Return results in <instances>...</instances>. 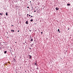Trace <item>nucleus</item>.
Returning <instances> with one entry per match:
<instances>
[{
  "mask_svg": "<svg viewBox=\"0 0 73 73\" xmlns=\"http://www.w3.org/2000/svg\"><path fill=\"white\" fill-rule=\"evenodd\" d=\"M59 9L58 7H56V11H57V10H58Z\"/></svg>",
  "mask_w": 73,
  "mask_h": 73,
  "instance_id": "nucleus-1",
  "label": "nucleus"
},
{
  "mask_svg": "<svg viewBox=\"0 0 73 73\" xmlns=\"http://www.w3.org/2000/svg\"><path fill=\"white\" fill-rule=\"evenodd\" d=\"M67 5L68 6H69V5H70V4H67Z\"/></svg>",
  "mask_w": 73,
  "mask_h": 73,
  "instance_id": "nucleus-2",
  "label": "nucleus"
},
{
  "mask_svg": "<svg viewBox=\"0 0 73 73\" xmlns=\"http://www.w3.org/2000/svg\"><path fill=\"white\" fill-rule=\"evenodd\" d=\"M58 32H59V33H60V29H58Z\"/></svg>",
  "mask_w": 73,
  "mask_h": 73,
  "instance_id": "nucleus-3",
  "label": "nucleus"
},
{
  "mask_svg": "<svg viewBox=\"0 0 73 73\" xmlns=\"http://www.w3.org/2000/svg\"><path fill=\"white\" fill-rule=\"evenodd\" d=\"M6 15L8 16V12L6 13Z\"/></svg>",
  "mask_w": 73,
  "mask_h": 73,
  "instance_id": "nucleus-4",
  "label": "nucleus"
},
{
  "mask_svg": "<svg viewBox=\"0 0 73 73\" xmlns=\"http://www.w3.org/2000/svg\"><path fill=\"white\" fill-rule=\"evenodd\" d=\"M28 21H27L26 22H25L26 24H28Z\"/></svg>",
  "mask_w": 73,
  "mask_h": 73,
  "instance_id": "nucleus-5",
  "label": "nucleus"
},
{
  "mask_svg": "<svg viewBox=\"0 0 73 73\" xmlns=\"http://www.w3.org/2000/svg\"><path fill=\"white\" fill-rule=\"evenodd\" d=\"M34 65H37V63H36V62H35Z\"/></svg>",
  "mask_w": 73,
  "mask_h": 73,
  "instance_id": "nucleus-6",
  "label": "nucleus"
},
{
  "mask_svg": "<svg viewBox=\"0 0 73 73\" xmlns=\"http://www.w3.org/2000/svg\"><path fill=\"white\" fill-rule=\"evenodd\" d=\"M31 41H33V39L32 38L31 39Z\"/></svg>",
  "mask_w": 73,
  "mask_h": 73,
  "instance_id": "nucleus-7",
  "label": "nucleus"
},
{
  "mask_svg": "<svg viewBox=\"0 0 73 73\" xmlns=\"http://www.w3.org/2000/svg\"><path fill=\"white\" fill-rule=\"evenodd\" d=\"M4 53L5 54V53H7V51H4Z\"/></svg>",
  "mask_w": 73,
  "mask_h": 73,
  "instance_id": "nucleus-8",
  "label": "nucleus"
},
{
  "mask_svg": "<svg viewBox=\"0 0 73 73\" xmlns=\"http://www.w3.org/2000/svg\"><path fill=\"white\" fill-rule=\"evenodd\" d=\"M3 13H0V15H1V16H3Z\"/></svg>",
  "mask_w": 73,
  "mask_h": 73,
  "instance_id": "nucleus-9",
  "label": "nucleus"
},
{
  "mask_svg": "<svg viewBox=\"0 0 73 73\" xmlns=\"http://www.w3.org/2000/svg\"><path fill=\"white\" fill-rule=\"evenodd\" d=\"M31 22H32V21H33V20H31Z\"/></svg>",
  "mask_w": 73,
  "mask_h": 73,
  "instance_id": "nucleus-10",
  "label": "nucleus"
},
{
  "mask_svg": "<svg viewBox=\"0 0 73 73\" xmlns=\"http://www.w3.org/2000/svg\"><path fill=\"white\" fill-rule=\"evenodd\" d=\"M13 30H11V31H12V32H13Z\"/></svg>",
  "mask_w": 73,
  "mask_h": 73,
  "instance_id": "nucleus-11",
  "label": "nucleus"
},
{
  "mask_svg": "<svg viewBox=\"0 0 73 73\" xmlns=\"http://www.w3.org/2000/svg\"><path fill=\"white\" fill-rule=\"evenodd\" d=\"M20 32V31L19 30L18 31V32Z\"/></svg>",
  "mask_w": 73,
  "mask_h": 73,
  "instance_id": "nucleus-12",
  "label": "nucleus"
},
{
  "mask_svg": "<svg viewBox=\"0 0 73 73\" xmlns=\"http://www.w3.org/2000/svg\"><path fill=\"white\" fill-rule=\"evenodd\" d=\"M36 12V11H34V12Z\"/></svg>",
  "mask_w": 73,
  "mask_h": 73,
  "instance_id": "nucleus-13",
  "label": "nucleus"
},
{
  "mask_svg": "<svg viewBox=\"0 0 73 73\" xmlns=\"http://www.w3.org/2000/svg\"><path fill=\"white\" fill-rule=\"evenodd\" d=\"M31 17H33V16H31Z\"/></svg>",
  "mask_w": 73,
  "mask_h": 73,
  "instance_id": "nucleus-14",
  "label": "nucleus"
},
{
  "mask_svg": "<svg viewBox=\"0 0 73 73\" xmlns=\"http://www.w3.org/2000/svg\"><path fill=\"white\" fill-rule=\"evenodd\" d=\"M41 35H42V32H41Z\"/></svg>",
  "mask_w": 73,
  "mask_h": 73,
  "instance_id": "nucleus-15",
  "label": "nucleus"
},
{
  "mask_svg": "<svg viewBox=\"0 0 73 73\" xmlns=\"http://www.w3.org/2000/svg\"><path fill=\"white\" fill-rule=\"evenodd\" d=\"M15 59L14 58V61H15Z\"/></svg>",
  "mask_w": 73,
  "mask_h": 73,
  "instance_id": "nucleus-16",
  "label": "nucleus"
},
{
  "mask_svg": "<svg viewBox=\"0 0 73 73\" xmlns=\"http://www.w3.org/2000/svg\"><path fill=\"white\" fill-rule=\"evenodd\" d=\"M27 8H29V7H27Z\"/></svg>",
  "mask_w": 73,
  "mask_h": 73,
  "instance_id": "nucleus-17",
  "label": "nucleus"
},
{
  "mask_svg": "<svg viewBox=\"0 0 73 73\" xmlns=\"http://www.w3.org/2000/svg\"><path fill=\"white\" fill-rule=\"evenodd\" d=\"M13 32H15V31L14 30H13Z\"/></svg>",
  "mask_w": 73,
  "mask_h": 73,
  "instance_id": "nucleus-18",
  "label": "nucleus"
},
{
  "mask_svg": "<svg viewBox=\"0 0 73 73\" xmlns=\"http://www.w3.org/2000/svg\"><path fill=\"white\" fill-rule=\"evenodd\" d=\"M29 58H30V59L31 58V57H29Z\"/></svg>",
  "mask_w": 73,
  "mask_h": 73,
  "instance_id": "nucleus-19",
  "label": "nucleus"
},
{
  "mask_svg": "<svg viewBox=\"0 0 73 73\" xmlns=\"http://www.w3.org/2000/svg\"><path fill=\"white\" fill-rule=\"evenodd\" d=\"M29 57H31V55H29Z\"/></svg>",
  "mask_w": 73,
  "mask_h": 73,
  "instance_id": "nucleus-20",
  "label": "nucleus"
},
{
  "mask_svg": "<svg viewBox=\"0 0 73 73\" xmlns=\"http://www.w3.org/2000/svg\"><path fill=\"white\" fill-rule=\"evenodd\" d=\"M29 16H31V15H29Z\"/></svg>",
  "mask_w": 73,
  "mask_h": 73,
  "instance_id": "nucleus-21",
  "label": "nucleus"
},
{
  "mask_svg": "<svg viewBox=\"0 0 73 73\" xmlns=\"http://www.w3.org/2000/svg\"><path fill=\"white\" fill-rule=\"evenodd\" d=\"M69 28H68V30H69Z\"/></svg>",
  "mask_w": 73,
  "mask_h": 73,
  "instance_id": "nucleus-22",
  "label": "nucleus"
},
{
  "mask_svg": "<svg viewBox=\"0 0 73 73\" xmlns=\"http://www.w3.org/2000/svg\"><path fill=\"white\" fill-rule=\"evenodd\" d=\"M27 15V16H28V15H29V14H28Z\"/></svg>",
  "mask_w": 73,
  "mask_h": 73,
  "instance_id": "nucleus-23",
  "label": "nucleus"
},
{
  "mask_svg": "<svg viewBox=\"0 0 73 73\" xmlns=\"http://www.w3.org/2000/svg\"><path fill=\"white\" fill-rule=\"evenodd\" d=\"M30 3H31V1H30Z\"/></svg>",
  "mask_w": 73,
  "mask_h": 73,
  "instance_id": "nucleus-24",
  "label": "nucleus"
},
{
  "mask_svg": "<svg viewBox=\"0 0 73 73\" xmlns=\"http://www.w3.org/2000/svg\"><path fill=\"white\" fill-rule=\"evenodd\" d=\"M11 26H13V25H12Z\"/></svg>",
  "mask_w": 73,
  "mask_h": 73,
  "instance_id": "nucleus-25",
  "label": "nucleus"
},
{
  "mask_svg": "<svg viewBox=\"0 0 73 73\" xmlns=\"http://www.w3.org/2000/svg\"><path fill=\"white\" fill-rule=\"evenodd\" d=\"M15 43H17V42H15Z\"/></svg>",
  "mask_w": 73,
  "mask_h": 73,
  "instance_id": "nucleus-26",
  "label": "nucleus"
},
{
  "mask_svg": "<svg viewBox=\"0 0 73 73\" xmlns=\"http://www.w3.org/2000/svg\"><path fill=\"white\" fill-rule=\"evenodd\" d=\"M35 24H36V23H35Z\"/></svg>",
  "mask_w": 73,
  "mask_h": 73,
  "instance_id": "nucleus-27",
  "label": "nucleus"
},
{
  "mask_svg": "<svg viewBox=\"0 0 73 73\" xmlns=\"http://www.w3.org/2000/svg\"><path fill=\"white\" fill-rule=\"evenodd\" d=\"M36 65V66H37V65Z\"/></svg>",
  "mask_w": 73,
  "mask_h": 73,
  "instance_id": "nucleus-28",
  "label": "nucleus"
},
{
  "mask_svg": "<svg viewBox=\"0 0 73 73\" xmlns=\"http://www.w3.org/2000/svg\"><path fill=\"white\" fill-rule=\"evenodd\" d=\"M32 8H33V7H32Z\"/></svg>",
  "mask_w": 73,
  "mask_h": 73,
  "instance_id": "nucleus-29",
  "label": "nucleus"
},
{
  "mask_svg": "<svg viewBox=\"0 0 73 73\" xmlns=\"http://www.w3.org/2000/svg\"><path fill=\"white\" fill-rule=\"evenodd\" d=\"M30 31H31V30H30Z\"/></svg>",
  "mask_w": 73,
  "mask_h": 73,
  "instance_id": "nucleus-30",
  "label": "nucleus"
},
{
  "mask_svg": "<svg viewBox=\"0 0 73 73\" xmlns=\"http://www.w3.org/2000/svg\"><path fill=\"white\" fill-rule=\"evenodd\" d=\"M8 37H7V38H8Z\"/></svg>",
  "mask_w": 73,
  "mask_h": 73,
  "instance_id": "nucleus-31",
  "label": "nucleus"
},
{
  "mask_svg": "<svg viewBox=\"0 0 73 73\" xmlns=\"http://www.w3.org/2000/svg\"><path fill=\"white\" fill-rule=\"evenodd\" d=\"M30 49H31V48H30Z\"/></svg>",
  "mask_w": 73,
  "mask_h": 73,
  "instance_id": "nucleus-32",
  "label": "nucleus"
},
{
  "mask_svg": "<svg viewBox=\"0 0 73 73\" xmlns=\"http://www.w3.org/2000/svg\"><path fill=\"white\" fill-rule=\"evenodd\" d=\"M25 72H26V71H25Z\"/></svg>",
  "mask_w": 73,
  "mask_h": 73,
  "instance_id": "nucleus-33",
  "label": "nucleus"
},
{
  "mask_svg": "<svg viewBox=\"0 0 73 73\" xmlns=\"http://www.w3.org/2000/svg\"><path fill=\"white\" fill-rule=\"evenodd\" d=\"M26 43V42H25Z\"/></svg>",
  "mask_w": 73,
  "mask_h": 73,
  "instance_id": "nucleus-34",
  "label": "nucleus"
}]
</instances>
